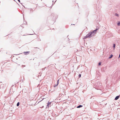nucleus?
Segmentation results:
<instances>
[{
	"mask_svg": "<svg viewBox=\"0 0 120 120\" xmlns=\"http://www.w3.org/2000/svg\"><path fill=\"white\" fill-rule=\"evenodd\" d=\"M115 47V44H114L113 45V47H114V49Z\"/></svg>",
	"mask_w": 120,
	"mask_h": 120,
	"instance_id": "9d476101",
	"label": "nucleus"
},
{
	"mask_svg": "<svg viewBox=\"0 0 120 120\" xmlns=\"http://www.w3.org/2000/svg\"><path fill=\"white\" fill-rule=\"evenodd\" d=\"M117 25L118 26H120V22H118L117 23Z\"/></svg>",
	"mask_w": 120,
	"mask_h": 120,
	"instance_id": "423d86ee",
	"label": "nucleus"
},
{
	"mask_svg": "<svg viewBox=\"0 0 120 120\" xmlns=\"http://www.w3.org/2000/svg\"><path fill=\"white\" fill-rule=\"evenodd\" d=\"M120 57V54L119 55V58Z\"/></svg>",
	"mask_w": 120,
	"mask_h": 120,
	"instance_id": "dca6fc26",
	"label": "nucleus"
},
{
	"mask_svg": "<svg viewBox=\"0 0 120 120\" xmlns=\"http://www.w3.org/2000/svg\"><path fill=\"white\" fill-rule=\"evenodd\" d=\"M98 29H96L94 30L93 32H90L85 37H84V38H90V37L93 36L96 33V31L98 30Z\"/></svg>",
	"mask_w": 120,
	"mask_h": 120,
	"instance_id": "f257e3e1",
	"label": "nucleus"
},
{
	"mask_svg": "<svg viewBox=\"0 0 120 120\" xmlns=\"http://www.w3.org/2000/svg\"><path fill=\"white\" fill-rule=\"evenodd\" d=\"M30 52H23L24 54L25 55H27L29 54Z\"/></svg>",
	"mask_w": 120,
	"mask_h": 120,
	"instance_id": "f03ea898",
	"label": "nucleus"
},
{
	"mask_svg": "<svg viewBox=\"0 0 120 120\" xmlns=\"http://www.w3.org/2000/svg\"><path fill=\"white\" fill-rule=\"evenodd\" d=\"M59 79H58L57 81V84H58L59 83Z\"/></svg>",
	"mask_w": 120,
	"mask_h": 120,
	"instance_id": "9b49d317",
	"label": "nucleus"
},
{
	"mask_svg": "<svg viewBox=\"0 0 120 120\" xmlns=\"http://www.w3.org/2000/svg\"><path fill=\"white\" fill-rule=\"evenodd\" d=\"M119 97L120 96H117L115 98V100H117L119 98Z\"/></svg>",
	"mask_w": 120,
	"mask_h": 120,
	"instance_id": "7ed1b4c3",
	"label": "nucleus"
},
{
	"mask_svg": "<svg viewBox=\"0 0 120 120\" xmlns=\"http://www.w3.org/2000/svg\"><path fill=\"white\" fill-rule=\"evenodd\" d=\"M115 15H116V16H118V14H115Z\"/></svg>",
	"mask_w": 120,
	"mask_h": 120,
	"instance_id": "ddd939ff",
	"label": "nucleus"
},
{
	"mask_svg": "<svg viewBox=\"0 0 120 120\" xmlns=\"http://www.w3.org/2000/svg\"><path fill=\"white\" fill-rule=\"evenodd\" d=\"M79 78H80V77H81V74H79Z\"/></svg>",
	"mask_w": 120,
	"mask_h": 120,
	"instance_id": "f8f14e48",
	"label": "nucleus"
},
{
	"mask_svg": "<svg viewBox=\"0 0 120 120\" xmlns=\"http://www.w3.org/2000/svg\"><path fill=\"white\" fill-rule=\"evenodd\" d=\"M58 84H57L56 85H54V87H55L57 86V85H58Z\"/></svg>",
	"mask_w": 120,
	"mask_h": 120,
	"instance_id": "6e6552de",
	"label": "nucleus"
},
{
	"mask_svg": "<svg viewBox=\"0 0 120 120\" xmlns=\"http://www.w3.org/2000/svg\"><path fill=\"white\" fill-rule=\"evenodd\" d=\"M19 2H20V0H17Z\"/></svg>",
	"mask_w": 120,
	"mask_h": 120,
	"instance_id": "2eb2a0df",
	"label": "nucleus"
},
{
	"mask_svg": "<svg viewBox=\"0 0 120 120\" xmlns=\"http://www.w3.org/2000/svg\"><path fill=\"white\" fill-rule=\"evenodd\" d=\"M19 102H18L17 104V106H18L19 105Z\"/></svg>",
	"mask_w": 120,
	"mask_h": 120,
	"instance_id": "1a4fd4ad",
	"label": "nucleus"
},
{
	"mask_svg": "<svg viewBox=\"0 0 120 120\" xmlns=\"http://www.w3.org/2000/svg\"><path fill=\"white\" fill-rule=\"evenodd\" d=\"M82 106H83L82 105H79V106H78L77 107V108H79L80 107H82Z\"/></svg>",
	"mask_w": 120,
	"mask_h": 120,
	"instance_id": "39448f33",
	"label": "nucleus"
},
{
	"mask_svg": "<svg viewBox=\"0 0 120 120\" xmlns=\"http://www.w3.org/2000/svg\"><path fill=\"white\" fill-rule=\"evenodd\" d=\"M101 64V62H99L98 64V65L100 66V65Z\"/></svg>",
	"mask_w": 120,
	"mask_h": 120,
	"instance_id": "4468645a",
	"label": "nucleus"
},
{
	"mask_svg": "<svg viewBox=\"0 0 120 120\" xmlns=\"http://www.w3.org/2000/svg\"><path fill=\"white\" fill-rule=\"evenodd\" d=\"M51 102H48L47 107H48V108L49 107V105L51 104Z\"/></svg>",
	"mask_w": 120,
	"mask_h": 120,
	"instance_id": "20e7f679",
	"label": "nucleus"
},
{
	"mask_svg": "<svg viewBox=\"0 0 120 120\" xmlns=\"http://www.w3.org/2000/svg\"><path fill=\"white\" fill-rule=\"evenodd\" d=\"M112 56H113V55H112L111 54L110 55V56L109 57V58H111L112 57Z\"/></svg>",
	"mask_w": 120,
	"mask_h": 120,
	"instance_id": "0eeeda50",
	"label": "nucleus"
}]
</instances>
